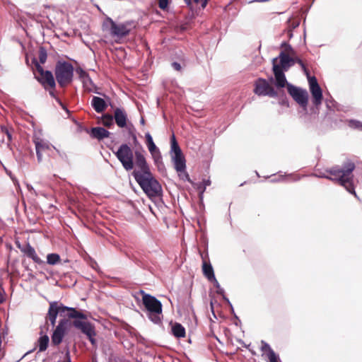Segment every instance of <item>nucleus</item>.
Here are the masks:
<instances>
[{
	"mask_svg": "<svg viewBox=\"0 0 362 362\" xmlns=\"http://www.w3.org/2000/svg\"><path fill=\"white\" fill-rule=\"evenodd\" d=\"M127 171L132 172V175L144 193L149 197H158L162 194V187L151 171L144 156V151H135L127 144H122L115 153Z\"/></svg>",
	"mask_w": 362,
	"mask_h": 362,
	"instance_id": "obj_1",
	"label": "nucleus"
},
{
	"mask_svg": "<svg viewBox=\"0 0 362 362\" xmlns=\"http://www.w3.org/2000/svg\"><path fill=\"white\" fill-rule=\"evenodd\" d=\"M276 49L280 50L278 57L273 58V74L275 77V86L277 88L286 87L291 84L286 80L285 72L294 65L292 56L294 50L286 40H283Z\"/></svg>",
	"mask_w": 362,
	"mask_h": 362,
	"instance_id": "obj_2",
	"label": "nucleus"
},
{
	"mask_svg": "<svg viewBox=\"0 0 362 362\" xmlns=\"http://www.w3.org/2000/svg\"><path fill=\"white\" fill-rule=\"evenodd\" d=\"M354 169V163L348 162L341 168L336 166L327 170L326 172L328 173L329 175L325 173H320L318 175H315V176L339 182L349 193L354 194L358 199L353 185L352 173Z\"/></svg>",
	"mask_w": 362,
	"mask_h": 362,
	"instance_id": "obj_3",
	"label": "nucleus"
},
{
	"mask_svg": "<svg viewBox=\"0 0 362 362\" xmlns=\"http://www.w3.org/2000/svg\"><path fill=\"white\" fill-rule=\"evenodd\" d=\"M54 75L61 88H65L73 81L74 66L65 61H58L55 65Z\"/></svg>",
	"mask_w": 362,
	"mask_h": 362,
	"instance_id": "obj_4",
	"label": "nucleus"
},
{
	"mask_svg": "<svg viewBox=\"0 0 362 362\" xmlns=\"http://www.w3.org/2000/svg\"><path fill=\"white\" fill-rule=\"evenodd\" d=\"M33 63L35 66L36 71L38 73V76L35 74L36 80L42 85L45 88H55L56 82L52 73L50 71L44 70L43 67L38 63L36 59L33 60Z\"/></svg>",
	"mask_w": 362,
	"mask_h": 362,
	"instance_id": "obj_5",
	"label": "nucleus"
},
{
	"mask_svg": "<svg viewBox=\"0 0 362 362\" xmlns=\"http://www.w3.org/2000/svg\"><path fill=\"white\" fill-rule=\"evenodd\" d=\"M288 93L300 107L305 110H307L308 93L306 90L295 86L293 84H288Z\"/></svg>",
	"mask_w": 362,
	"mask_h": 362,
	"instance_id": "obj_6",
	"label": "nucleus"
},
{
	"mask_svg": "<svg viewBox=\"0 0 362 362\" xmlns=\"http://www.w3.org/2000/svg\"><path fill=\"white\" fill-rule=\"evenodd\" d=\"M142 296V302L146 309L150 313L153 314L162 313V304L154 296L146 293L144 291H140Z\"/></svg>",
	"mask_w": 362,
	"mask_h": 362,
	"instance_id": "obj_7",
	"label": "nucleus"
},
{
	"mask_svg": "<svg viewBox=\"0 0 362 362\" xmlns=\"http://www.w3.org/2000/svg\"><path fill=\"white\" fill-rule=\"evenodd\" d=\"M308 82L310 90L313 97V103L316 109H318V107L322 104L323 99L322 89L315 76H308Z\"/></svg>",
	"mask_w": 362,
	"mask_h": 362,
	"instance_id": "obj_8",
	"label": "nucleus"
},
{
	"mask_svg": "<svg viewBox=\"0 0 362 362\" xmlns=\"http://www.w3.org/2000/svg\"><path fill=\"white\" fill-rule=\"evenodd\" d=\"M73 325L86 334L92 344H95V339L94 337L96 335V333L94 326L90 322L75 320L73 322Z\"/></svg>",
	"mask_w": 362,
	"mask_h": 362,
	"instance_id": "obj_9",
	"label": "nucleus"
},
{
	"mask_svg": "<svg viewBox=\"0 0 362 362\" xmlns=\"http://www.w3.org/2000/svg\"><path fill=\"white\" fill-rule=\"evenodd\" d=\"M107 22L110 24V31L112 36L123 37L130 33V28H129L130 23L128 22L117 24L110 18L107 19Z\"/></svg>",
	"mask_w": 362,
	"mask_h": 362,
	"instance_id": "obj_10",
	"label": "nucleus"
},
{
	"mask_svg": "<svg viewBox=\"0 0 362 362\" xmlns=\"http://www.w3.org/2000/svg\"><path fill=\"white\" fill-rule=\"evenodd\" d=\"M33 141L35 146L37 161L40 163L42 160L43 153L52 150V145L47 141L35 136Z\"/></svg>",
	"mask_w": 362,
	"mask_h": 362,
	"instance_id": "obj_11",
	"label": "nucleus"
},
{
	"mask_svg": "<svg viewBox=\"0 0 362 362\" xmlns=\"http://www.w3.org/2000/svg\"><path fill=\"white\" fill-rule=\"evenodd\" d=\"M146 138V143L147 145V147L148 148L149 152L151 153L155 163L156 164H158L159 163H162V157L160 155V152L159 149L157 148L156 144H154L153 141V138L151 135L148 132L145 135Z\"/></svg>",
	"mask_w": 362,
	"mask_h": 362,
	"instance_id": "obj_12",
	"label": "nucleus"
},
{
	"mask_svg": "<svg viewBox=\"0 0 362 362\" xmlns=\"http://www.w3.org/2000/svg\"><path fill=\"white\" fill-rule=\"evenodd\" d=\"M66 320H62L59 321L52 336V343L54 345L57 346L62 341L66 332Z\"/></svg>",
	"mask_w": 362,
	"mask_h": 362,
	"instance_id": "obj_13",
	"label": "nucleus"
},
{
	"mask_svg": "<svg viewBox=\"0 0 362 362\" xmlns=\"http://www.w3.org/2000/svg\"><path fill=\"white\" fill-rule=\"evenodd\" d=\"M254 92L258 95H272V86L265 79L259 78L255 83Z\"/></svg>",
	"mask_w": 362,
	"mask_h": 362,
	"instance_id": "obj_14",
	"label": "nucleus"
},
{
	"mask_svg": "<svg viewBox=\"0 0 362 362\" xmlns=\"http://www.w3.org/2000/svg\"><path fill=\"white\" fill-rule=\"evenodd\" d=\"M62 313L63 310L62 309V304L59 305L56 301L49 303V308L48 310L47 319L50 322L52 327L55 326L56 319L58 313Z\"/></svg>",
	"mask_w": 362,
	"mask_h": 362,
	"instance_id": "obj_15",
	"label": "nucleus"
},
{
	"mask_svg": "<svg viewBox=\"0 0 362 362\" xmlns=\"http://www.w3.org/2000/svg\"><path fill=\"white\" fill-rule=\"evenodd\" d=\"M18 247L28 257L32 259L34 262L41 264L44 262L38 257L35 249L29 243H27L24 246H21L19 243H17Z\"/></svg>",
	"mask_w": 362,
	"mask_h": 362,
	"instance_id": "obj_16",
	"label": "nucleus"
},
{
	"mask_svg": "<svg viewBox=\"0 0 362 362\" xmlns=\"http://www.w3.org/2000/svg\"><path fill=\"white\" fill-rule=\"evenodd\" d=\"M113 119H115L117 125L120 128L127 127V114L122 108L117 107L114 111Z\"/></svg>",
	"mask_w": 362,
	"mask_h": 362,
	"instance_id": "obj_17",
	"label": "nucleus"
},
{
	"mask_svg": "<svg viewBox=\"0 0 362 362\" xmlns=\"http://www.w3.org/2000/svg\"><path fill=\"white\" fill-rule=\"evenodd\" d=\"M261 357L266 362H272V349L267 343L261 341L259 346Z\"/></svg>",
	"mask_w": 362,
	"mask_h": 362,
	"instance_id": "obj_18",
	"label": "nucleus"
},
{
	"mask_svg": "<svg viewBox=\"0 0 362 362\" xmlns=\"http://www.w3.org/2000/svg\"><path fill=\"white\" fill-rule=\"evenodd\" d=\"M90 134L92 138L103 140L105 138H108L110 132L103 127H93Z\"/></svg>",
	"mask_w": 362,
	"mask_h": 362,
	"instance_id": "obj_19",
	"label": "nucleus"
},
{
	"mask_svg": "<svg viewBox=\"0 0 362 362\" xmlns=\"http://www.w3.org/2000/svg\"><path fill=\"white\" fill-rule=\"evenodd\" d=\"M91 105L93 109L98 113L104 112L107 107V105L104 99L97 96H93L91 101Z\"/></svg>",
	"mask_w": 362,
	"mask_h": 362,
	"instance_id": "obj_20",
	"label": "nucleus"
},
{
	"mask_svg": "<svg viewBox=\"0 0 362 362\" xmlns=\"http://www.w3.org/2000/svg\"><path fill=\"white\" fill-rule=\"evenodd\" d=\"M203 274L210 281H215L218 284V281L215 278L214 272L211 264L206 261L202 264Z\"/></svg>",
	"mask_w": 362,
	"mask_h": 362,
	"instance_id": "obj_21",
	"label": "nucleus"
},
{
	"mask_svg": "<svg viewBox=\"0 0 362 362\" xmlns=\"http://www.w3.org/2000/svg\"><path fill=\"white\" fill-rule=\"evenodd\" d=\"M62 309L63 310V313H64L65 311H67L66 315L69 318H73V319L80 320L81 319L86 318V315L83 313L76 310L75 308L66 307V306L62 305Z\"/></svg>",
	"mask_w": 362,
	"mask_h": 362,
	"instance_id": "obj_22",
	"label": "nucleus"
},
{
	"mask_svg": "<svg viewBox=\"0 0 362 362\" xmlns=\"http://www.w3.org/2000/svg\"><path fill=\"white\" fill-rule=\"evenodd\" d=\"M175 168L177 172H182L185 170V159L182 153L174 155L173 157Z\"/></svg>",
	"mask_w": 362,
	"mask_h": 362,
	"instance_id": "obj_23",
	"label": "nucleus"
},
{
	"mask_svg": "<svg viewBox=\"0 0 362 362\" xmlns=\"http://www.w3.org/2000/svg\"><path fill=\"white\" fill-rule=\"evenodd\" d=\"M172 333L177 338L185 337L186 332L185 327L180 323L175 322L172 326Z\"/></svg>",
	"mask_w": 362,
	"mask_h": 362,
	"instance_id": "obj_24",
	"label": "nucleus"
},
{
	"mask_svg": "<svg viewBox=\"0 0 362 362\" xmlns=\"http://www.w3.org/2000/svg\"><path fill=\"white\" fill-rule=\"evenodd\" d=\"M49 337L46 334L41 336L38 339L39 351H45L48 346Z\"/></svg>",
	"mask_w": 362,
	"mask_h": 362,
	"instance_id": "obj_25",
	"label": "nucleus"
},
{
	"mask_svg": "<svg viewBox=\"0 0 362 362\" xmlns=\"http://www.w3.org/2000/svg\"><path fill=\"white\" fill-rule=\"evenodd\" d=\"M60 256L57 253H51L47 256V262L50 265H54L60 263Z\"/></svg>",
	"mask_w": 362,
	"mask_h": 362,
	"instance_id": "obj_26",
	"label": "nucleus"
},
{
	"mask_svg": "<svg viewBox=\"0 0 362 362\" xmlns=\"http://www.w3.org/2000/svg\"><path fill=\"white\" fill-rule=\"evenodd\" d=\"M103 124L110 128L113 125V116L110 114H105L101 117Z\"/></svg>",
	"mask_w": 362,
	"mask_h": 362,
	"instance_id": "obj_27",
	"label": "nucleus"
},
{
	"mask_svg": "<svg viewBox=\"0 0 362 362\" xmlns=\"http://www.w3.org/2000/svg\"><path fill=\"white\" fill-rule=\"evenodd\" d=\"M171 151L174 153L175 155L182 153V151L176 141L175 136L173 134L171 137Z\"/></svg>",
	"mask_w": 362,
	"mask_h": 362,
	"instance_id": "obj_28",
	"label": "nucleus"
},
{
	"mask_svg": "<svg viewBox=\"0 0 362 362\" xmlns=\"http://www.w3.org/2000/svg\"><path fill=\"white\" fill-rule=\"evenodd\" d=\"M348 126L354 129L362 131V122L357 119H349L347 121Z\"/></svg>",
	"mask_w": 362,
	"mask_h": 362,
	"instance_id": "obj_29",
	"label": "nucleus"
},
{
	"mask_svg": "<svg viewBox=\"0 0 362 362\" xmlns=\"http://www.w3.org/2000/svg\"><path fill=\"white\" fill-rule=\"evenodd\" d=\"M47 57V54L46 49L41 47L38 51V59H39V64H45Z\"/></svg>",
	"mask_w": 362,
	"mask_h": 362,
	"instance_id": "obj_30",
	"label": "nucleus"
},
{
	"mask_svg": "<svg viewBox=\"0 0 362 362\" xmlns=\"http://www.w3.org/2000/svg\"><path fill=\"white\" fill-rule=\"evenodd\" d=\"M171 0H157L158 7L163 11H167Z\"/></svg>",
	"mask_w": 362,
	"mask_h": 362,
	"instance_id": "obj_31",
	"label": "nucleus"
},
{
	"mask_svg": "<svg viewBox=\"0 0 362 362\" xmlns=\"http://www.w3.org/2000/svg\"><path fill=\"white\" fill-rule=\"evenodd\" d=\"M45 90L49 91V95L52 98H54L63 108H64L63 103L61 102L59 98H57V96L56 95L55 88H45Z\"/></svg>",
	"mask_w": 362,
	"mask_h": 362,
	"instance_id": "obj_32",
	"label": "nucleus"
},
{
	"mask_svg": "<svg viewBox=\"0 0 362 362\" xmlns=\"http://www.w3.org/2000/svg\"><path fill=\"white\" fill-rule=\"evenodd\" d=\"M1 132L7 136L8 142L12 140L11 132L6 127H1Z\"/></svg>",
	"mask_w": 362,
	"mask_h": 362,
	"instance_id": "obj_33",
	"label": "nucleus"
},
{
	"mask_svg": "<svg viewBox=\"0 0 362 362\" xmlns=\"http://www.w3.org/2000/svg\"><path fill=\"white\" fill-rule=\"evenodd\" d=\"M76 72L81 78H88L90 80L88 74L81 68H78Z\"/></svg>",
	"mask_w": 362,
	"mask_h": 362,
	"instance_id": "obj_34",
	"label": "nucleus"
},
{
	"mask_svg": "<svg viewBox=\"0 0 362 362\" xmlns=\"http://www.w3.org/2000/svg\"><path fill=\"white\" fill-rule=\"evenodd\" d=\"M294 60V63L296 62L298 64L300 65V66L303 68V69L304 70V71L306 73V74H308V71H307V69L303 64V62H302L301 59H296V60L293 59Z\"/></svg>",
	"mask_w": 362,
	"mask_h": 362,
	"instance_id": "obj_35",
	"label": "nucleus"
},
{
	"mask_svg": "<svg viewBox=\"0 0 362 362\" xmlns=\"http://www.w3.org/2000/svg\"><path fill=\"white\" fill-rule=\"evenodd\" d=\"M172 67L175 70L178 71H181V69H182V66H181L180 64H179L178 62H175L172 63Z\"/></svg>",
	"mask_w": 362,
	"mask_h": 362,
	"instance_id": "obj_36",
	"label": "nucleus"
},
{
	"mask_svg": "<svg viewBox=\"0 0 362 362\" xmlns=\"http://www.w3.org/2000/svg\"><path fill=\"white\" fill-rule=\"evenodd\" d=\"M129 135L132 136V138L133 139L134 144L135 145H136L137 143H138V140H137L136 134L130 129L129 130Z\"/></svg>",
	"mask_w": 362,
	"mask_h": 362,
	"instance_id": "obj_37",
	"label": "nucleus"
},
{
	"mask_svg": "<svg viewBox=\"0 0 362 362\" xmlns=\"http://www.w3.org/2000/svg\"><path fill=\"white\" fill-rule=\"evenodd\" d=\"M273 362H281L279 357V355L276 354L274 351H273Z\"/></svg>",
	"mask_w": 362,
	"mask_h": 362,
	"instance_id": "obj_38",
	"label": "nucleus"
},
{
	"mask_svg": "<svg viewBox=\"0 0 362 362\" xmlns=\"http://www.w3.org/2000/svg\"><path fill=\"white\" fill-rule=\"evenodd\" d=\"M333 103H334V101H332V100H329V101H328V100H327V101L326 102V105H327V108H329V109L332 108V107L334 106V104H333Z\"/></svg>",
	"mask_w": 362,
	"mask_h": 362,
	"instance_id": "obj_39",
	"label": "nucleus"
},
{
	"mask_svg": "<svg viewBox=\"0 0 362 362\" xmlns=\"http://www.w3.org/2000/svg\"><path fill=\"white\" fill-rule=\"evenodd\" d=\"M5 300L4 295L2 291H0V304L3 303Z\"/></svg>",
	"mask_w": 362,
	"mask_h": 362,
	"instance_id": "obj_40",
	"label": "nucleus"
},
{
	"mask_svg": "<svg viewBox=\"0 0 362 362\" xmlns=\"http://www.w3.org/2000/svg\"><path fill=\"white\" fill-rule=\"evenodd\" d=\"M288 38L291 39L293 37L292 30L290 29L287 31Z\"/></svg>",
	"mask_w": 362,
	"mask_h": 362,
	"instance_id": "obj_41",
	"label": "nucleus"
},
{
	"mask_svg": "<svg viewBox=\"0 0 362 362\" xmlns=\"http://www.w3.org/2000/svg\"><path fill=\"white\" fill-rule=\"evenodd\" d=\"M277 181H279V180L276 177V174H273V180H272V182H277Z\"/></svg>",
	"mask_w": 362,
	"mask_h": 362,
	"instance_id": "obj_42",
	"label": "nucleus"
},
{
	"mask_svg": "<svg viewBox=\"0 0 362 362\" xmlns=\"http://www.w3.org/2000/svg\"><path fill=\"white\" fill-rule=\"evenodd\" d=\"M281 103H282V105H288L286 98H285L284 99L282 100Z\"/></svg>",
	"mask_w": 362,
	"mask_h": 362,
	"instance_id": "obj_43",
	"label": "nucleus"
},
{
	"mask_svg": "<svg viewBox=\"0 0 362 362\" xmlns=\"http://www.w3.org/2000/svg\"><path fill=\"white\" fill-rule=\"evenodd\" d=\"M207 1H208V0H204V1H203L202 4V6L203 8H204V7L206 6Z\"/></svg>",
	"mask_w": 362,
	"mask_h": 362,
	"instance_id": "obj_44",
	"label": "nucleus"
},
{
	"mask_svg": "<svg viewBox=\"0 0 362 362\" xmlns=\"http://www.w3.org/2000/svg\"><path fill=\"white\" fill-rule=\"evenodd\" d=\"M298 25H299V23H298V22L295 23H293V28H295L298 27Z\"/></svg>",
	"mask_w": 362,
	"mask_h": 362,
	"instance_id": "obj_45",
	"label": "nucleus"
},
{
	"mask_svg": "<svg viewBox=\"0 0 362 362\" xmlns=\"http://www.w3.org/2000/svg\"><path fill=\"white\" fill-rule=\"evenodd\" d=\"M272 94H273V97H275L276 95V93L274 90L272 92Z\"/></svg>",
	"mask_w": 362,
	"mask_h": 362,
	"instance_id": "obj_46",
	"label": "nucleus"
},
{
	"mask_svg": "<svg viewBox=\"0 0 362 362\" xmlns=\"http://www.w3.org/2000/svg\"><path fill=\"white\" fill-rule=\"evenodd\" d=\"M141 122L142 124H144V119H141Z\"/></svg>",
	"mask_w": 362,
	"mask_h": 362,
	"instance_id": "obj_47",
	"label": "nucleus"
},
{
	"mask_svg": "<svg viewBox=\"0 0 362 362\" xmlns=\"http://www.w3.org/2000/svg\"><path fill=\"white\" fill-rule=\"evenodd\" d=\"M196 2H199L200 0H194Z\"/></svg>",
	"mask_w": 362,
	"mask_h": 362,
	"instance_id": "obj_48",
	"label": "nucleus"
}]
</instances>
